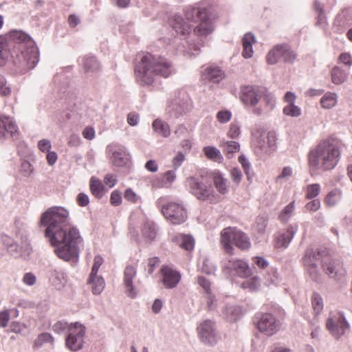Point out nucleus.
I'll return each mask as SVG.
<instances>
[{"label": "nucleus", "instance_id": "1", "mask_svg": "<svg viewBox=\"0 0 352 352\" xmlns=\"http://www.w3.org/2000/svg\"><path fill=\"white\" fill-rule=\"evenodd\" d=\"M69 215L64 207L52 206L41 214L39 225L45 227V237L54 248L56 256L76 263L84 240L78 228L69 223Z\"/></svg>", "mask_w": 352, "mask_h": 352}, {"label": "nucleus", "instance_id": "2", "mask_svg": "<svg viewBox=\"0 0 352 352\" xmlns=\"http://www.w3.org/2000/svg\"><path fill=\"white\" fill-rule=\"evenodd\" d=\"M39 50L34 39L26 32L12 30L0 36V66L11 58L12 69L23 75L35 68L39 62Z\"/></svg>", "mask_w": 352, "mask_h": 352}, {"label": "nucleus", "instance_id": "3", "mask_svg": "<svg viewBox=\"0 0 352 352\" xmlns=\"http://www.w3.org/2000/svg\"><path fill=\"white\" fill-rule=\"evenodd\" d=\"M184 13L188 22L185 21L179 13L174 14L169 19L170 25L178 35L186 36L190 33L192 25L189 23L190 22H200L194 29V32L197 36H205L212 32L213 28L208 22L209 16L206 8L188 5L184 8Z\"/></svg>", "mask_w": 352, "mask_h": 352}, {"label": "nucleus", "instance_id": "4", "mask_svg": "<svg viewBox=\"0 0 352 352\" xmlns=\"http://www.w3.org/2000/svg\"><path fill=\"white\" fill-rule=\"evenodd\" d=\"M175 72L172 63L164 57L144 54L135 66L136 81L140 85H152L158 76L169 77Z\"/></svg>", "mask_w": 352, "mask_h": 352}, {"label": "nucleus", "instance_id": "5", "mask_svg": "<svg viewBox=\"0 0 352 352\" xmlns=\"http://www.w3.org/2000/svg\"><path fill=\"white\" fill-rule=\"evenodd\" d=\"M340 151L330 140L320 142L308 153V164L311 172L333 169L340 160Z\"/></svg>", "mask_w": 352, "mask_h": 352}, {"label": "nucleus", "instance_id": "6", "mask_svg": "<svg viewBox=\"0 0 352 352\" xmlns=\"http://www.w3.org/2000/svg\"><path fill=\"white\" fill-rule=\"evenodd\" d=\"M235 245L241 250H248L251 248V242L249 236L236 229V228L228 227L221 232V245L226 254L234 255Z\"/></svg>", "mask_w": 352, "mask_h": 352}, {"label": "nucleus", "instance_id": "7", "mask_svg": "<svg viewBox=\"0 0 352 352\" xmlns=\"http://www.w3.org/2000/svg\"><path fill=\"white\" fill-rule=\"evenodd\" d=\"M167 197H161L157 199L156 206L160 209L164 217L171 223L179 225L188 218V212L182 201L166 202Z\"/></svg>", "mask_w": 352, "mask_h": 352}, {"label": "nucleus", "instance_id": "8", "mask_svg": "<svg viewBox=\"0 0 352 352\" xmlns=\"http://www.w3.org/2000/svg\"><path fill=\"white\" fill-rule=\"evenodd\" d=\"M254 323L258 330L267 336L276 333L280 328V322L270 313H257L254 317Z\"/></svg>", "mask_w": 352, "mask_h": 352}, {"label": "nucleus", "instance_id": "9", "mask_svg": "<svg viewBox=\"0 0 352 352\" xmlns=\"http://www.w3.org/2000/svg\"><path fill=\"white\" fill-rule=\"evenodd\" d=\"M296 58V54L287 43L278 44L268 52L267 61L270 65L276 64L283 59L285 63H293Z\"/></svg>", "mask_w": 352, "mask_h": 352}, {"label": "nucleus", "instance_id": "10", "mask_svg": "<svg viewBox=\"0 0 352 352\" xmlns=\"http://www.w3.org/2000/svg\"><path fill=\"white\" fill-rule=\"evenodd\" d=\"M85 332L86 328L83 324L78 322L72 323L65 340L66 346L72 351L80 350L83 346Z\"/></svg>", "mask_w": 352, "mask_h": 352}, {"label": "nucleus", "instance_id": "11", "mask_svg": "<svg viewBox=\"0 0 352 352\" xmlns=\"http://www.w3.org/2000/svg\"><path fill=\"white\" fill-rule=\"evenodd\" d=\"M186 183L190 192L198 199L212 201L214 198L212 187L204 183L201 179L191 177L187 179Z\"/></svg>", "mask_w": 352, "mask_h": 352}, {"label": "nucleus", "instance_id": "12", "mask_svg": "<svg viewBox=\"0 0 352 352\" xmlns=\"http://www.w3.org/2000/svg\"><path fill=\"white\" fill-rule=\"evenodd\" d=\"M223 273L228 278L234 276L247 278L251 276L252 272L248 263L243 260L232 258L228 260L223 269Z\"/></svg>", "mask_w": 352, "mask_h": 352}, {"label": "nucleus", "instance_id": "13", "mask_svg": "<svg viewBox=\"0 0 352 352\" xmlns=\"http://www.w3.org/2000/svg\"><path fill=\"white\" fill-rule=\"evenodd\" d=\"M106 153L110 163L115 166L122 167L127 165L129 162V155L126 148L121 144L108 145Z\"/></svg>", "mask_w": 352, "mask_h": 352}, {"label": "nucleus", "instance_id": "14", "mask_svg": "<svg viewBox=\"0 0 352 352\" xmlns=\"http://www.w3.org/2000/svg\"><path fill=\"white\" fill-rule=\"evenodd\" d=\"M266 91V87L256 85H246L241 88L240 98L241 101L250 106H256L259 100L262 98V94Z\"/></svg>", "mask_w": 352, "mask_h": 352}, {"label": "nucleus", "instance_id": "15", "mask_svg": "<svg viewBox=\"0 0 352 352\" xmlns=\"http://www.w3.org/2000/svg\"><path fill=\"white\" fill-rule=\"evenodd\" d=\"M19 128L14 119L8 116L0 115V141L8 136L16 140L19 138Z\"/></svg>", "mask_w": 352, "mask_h": 352}, {"label": "nucleus", "instance_id": "16", "mask_svg": "<svg viewBox=\"0 0 352 352\" xmlns=\"http://www.w3.org/2000/svg\"><path fill=\"white\" fill-rule=\"evenodd\" d=\"M326 328L332 336L338 339L349 329V324L344 315H340L336 320L329 318L326 322Z\"/></svg>", "mask_w": 352, "mask_h": 352}, {"label": "nucleus", "instance_id": "17", "mask_svg": "<svg viewBox=\"0 0 352 352\" xmlns=\"http://www.w3.org/2000/svg\"><path fill=\"white\" fill-rule=\"evenodd\" d=\"M182 99H176L167 108L168 113L172 117L178 118L188 111L191 107V102L188 96L185 92L182 93Z\"/></svg>", "mask_w": 352, "mask_h": 352}, {"label": "nucleus", "instance_id": "18", "mask_svg": "<svg viewBox=\"0 0 352 352\" xmlns=\"http://www.w3.org/2000/svg\"><path fill=\"white\" fill-rule=\"evenodd\" d=\"M201 340L208 344L212 345L217 343V335L214 322L210 320L203 322L197 328Z\"/></svg>", "mask_w": 352, "mask_h": 352}, {"label": "nucleus", "instance_id": "19", "mask_svg": "<svg viewBox=\"0 0 352 352\" xmlns=\"http://www.w3.org/2000/svg\"><path fill=\"white\" fill-rule=\"evenodd\" d=\"M201 80L211 87L218 85L220 82V67L212 64L203 68L201 71Z\"/></svg>", "mask_w": 352, "mask_h": 352}, {"label": "nucleus", "instance_id": "20", "mask_svg": "<svg viewBox=\"0 0 352 352\" xmlns=\"http://www.w3.org/2000/svg\"><path fill=\"white\" fill-rule=\"evenodd\" d=\"M298 230V226L297 223L294 225H289L285 231L280 232L276 238L275 248H286L288 247L292 241L294 235Z\"/></svg>", "mask_w": 352, "mask_h": 352}, {"label": "nucleus", "instance_id": "21", "mask_svg": "<svg viewBox=\"0 0 352 352\" xmlns=\"http://www.w3.org/2000/svg\"><path fill=\"white\" fill-rule=\"evenodd\" d=\"M161 274L163 277V284L168 289L175 287L181 280L179 272L167 265L162 266Z\"/></svg>", "mask_w": 352, "mask_h": 352}, {"label": "nucleus", "instance_id": "22", "mask_svg": "<svg viewBox=\"0 0 352 352\" xmlns=\"http://www.w3.org/2000/svg\"><path fill=\"white\" fill-rule=\"evenodd\" d=\"M137 269L135 266L128 265L124 271V285L128 296L134 298L137 296V290L133 286V279L136 277Z\"/></svg>", "mask_w": 352, "mask_h": 352}, {"label": "nucleus", "instance_id": "23", "mask_svg": "<svg viewBox=\"0 0 352 352\" xmlns=\"http://www.w3.org/2000/svg\"><path fill=\"white\" fill-rule=\"evenodd\" d=\"M327 256L329 259V254L324 250L314 249L313 248H308L306 249L305 254L302 258V262L304 267H307V262L310 265H318L317 263L324 259Z\"/></svg>", "mask_w": 352, "mask_h": 352}, {"label": "nucleus", "instance_id": "24", "mask_svg": "<svg viewBox=\"0 0 352 352\" xmlns=\"http://www.w3.org/2000/svg\"><path fill=\"white\" fill-rule=\"evenodd\" d=\"M50 281L52 285L58 290L62 289L67 281V274L59 269H52L49 275Z\"/></svg>", "mask_w": 352, "mask_h": 352}, {"label": "nucleus", "instance_id": "25", "mask_svg": "<svg viewBox=\"0 0 352 352\" xmlns=\"http://www.w3.org/2000/svg\"><path fill=\"white\" fill-rule=\"evenodd\" d=\"M2 243L6 248L8 253L14 257L18 258L21 255V250L18 243L11 237L4 235L1 237Z\"/></svg>", "mask_w": 352, "mask_h": 352}, {"label": "nucleus", "instance_id": "26", "mask_svg": "<svg viewBox=\"0 0 352 352\" xmlns=\"http://www.w3.org/2000/svg\"><path fill=\"white\" fill-rule=\"evenodd\" d=\"M256 42L255 36L251 32L244 34L242 38L243 52L242 56L245 58H250L253 56L252 44Z\"/></svg>", "mask_w": 352, "mask_h": 352}, {"label": "nucleus", "instance_id": "27", "mask_svg": "<svg viewBox=\"0 0 352 352\" xmlns=\"http://www.w3.org/2000/svg\"><path fill=\"white\" fill-rule=\"evenodd\" d=\"M80 64L82 65L87 73H94L100 70V65L95 56H85L79 59Z\"/></svg>", "mask_w": 352, "mask_h": 352}, {"label": "nucleus", "instance_id": "28", "mask_svg": "<svg viewBox=\"0 0 352 352\" xmlns=\"http://www.w3.org/2000/svg\"><path fill=\"white\" fill-rule=\"evenodd\" d=\"M276 135L273 131H270L267 133L265 137H263V135H261L257 138V144L259 148L262 151H267L268 148H272L276 145Z\"/></svg>", "mask_w": 352, "mask_h": 352}, {"label": "nucleus", "instance_id": "29", "mask_svg": "<svg viewBox=\"0 0 352 352\" xmlns=\"http://www.w3.org/2000/svg\"><path fill=\"white\" fill-rule=\"evenodd\" d=\"M141 232L143 237L149 241H153L157 235V230L155 223L150 220H146L142 225Z\"/></svg>", "mask_w": 352, "mask_h": 352}, {"label": "nucleus", "instance_id": "30", "mask_svg": "<svg viewBox=\"0 0 352 352\" xmlns=\"http://www.w3.org/2000/svg\"><path fill=\"white\" fill-rule=\"evenodd\" d=\"M89 188L91 194L97 199L102 198L105 193L104 184L96 177H91Z\"/></svg>", "mask_w": 352, "mask_h": 352}, {"label": "nucleus", "instance_id": "31", "mask_svg": "<svg viewBox=\"0 0 352 352\" xmlns=\"http://www.w3.org/2000/svg\"><path fill=\"white\" fill-rule=\"evenodd\" d=\"M224 315L230 322H235L243 315V310L239 305H229L226 307Z\"/></svg>", "mask_w": 352, "mask_h": 352}, {"label": "nucleus", "instance_id": "32", "mask_svg": "<svg viewBox=\"0 0 352 352\" xmlns=\"http://www.w3.org/2000/svg\"><path fill=\"white\" fill-rule=\"evenodd\" d=\"M87 283L91 285L92 292L94 294H100L105 286L104 278L102 276H98V274H90Z\"/></svg>", "mask_w": 352, "mask_h": 352}, {"label": "nucleus", "instance_id": "33", "mask_svg": "<svg viewBox=\"0 0 352 352\" xmlns=\"http://www.w3.org/2000/svg\"><path fill=\"white\" fill-rule=\"evenodd\" d=\"M155 132L164 138H168L170 134L169 125L160 119H156L152 124Z\"/></svg>", "mask_w": 352, "mask_h": 352}, {"label": "nucleus", "instance_id": "34", "mask_svg": "<svg viewBox=\"0 0 352 352\" xmlns=\"http://www.w3.org/2000/svg\"><path fill=\"white\" fill-rule=\"evenodd\" d=\"M342 197V190L339 188H334L327 194L324 201L328 206H334L340 201Z\"/></svg>", "mask_w": 352, "mask_h": 352}, {"label": "nucleus", "instance_id": "35", "mask_svg": "<svg viewBox=\"0 0 352 352\" xmlns=\"http://www.w3.org/2000/svg\"><path fill=\"white\" fill-rule=\"evenodd\" d=\"M338 95L336 93L327 92L320 99V103L323 108L329 109L336 105Z\"/></svg>", "mask_w": 352, "mask_h": 352}, {"label": "nucleus", "instance_id": "36", "mask_svg": "<svg viewBox=\"0 0 352 352\" xmlns=\"http://www.w3.org/2000/svg\"><path fill=\"white\" fill-rule=\"evenodd\" d=\"M225 155L228 158H232L234 153L239 151L240 144L236 141H227L224 144L221 142Z\"/></svg>", "mask_w": 352, "mask_h": 352}, {"label": "nucleus", "instance_id": "37", "mask_svg": "<svg viewBox=\"0 0 352 352\" xmlns=\"http://www.w3.org/2000/svg\"><path fill=\"white\" fill-rule=\"evenodd\" d=\"M347 78V74L339 67H334L331 71V81L335 85L343 83Z\"/></svg>", "mask_w": 352, "mask_h": 352}, {"label": "nucleus", "instance_id": "38", "mask_svg": "<svg viewBox=\"0 0 352 352\" xmlns=\"http://www.w3.org/2000/svg\"><path fill=\"white\" fill-rule=\"evenodd\" d=\"M175 239L180 243V246L186 250H193L195 240L190 235L179 234L175 236Z\"/></svg>", "mask_w": 352, "mask_h": 352}, {"label": "nucleus", "instance_id": "39", "mask_svg": "<svg viewBox=\"0 0 352 352\" xmlns=\"http://www.w3.org/2000/svg\"><path fill=\"white\" fill-rule=\"evenodd\" d=\"M54 338L50 333H42L38 335L37 338L34 341L33 345L35 348H41L44 344H53Z\"/></svg>", "mask_w": 352, "mask_h": 352}, {"label": "nucleus", "instance_id": "40", "mask_svg": "<svg viewBox=\"0 0 352 352\" xmlns=\"http://www.w3.org/2000/svg\"><path fill=\"white\" fill-rule=\"evenodd\" d=\"M295 210V201H293L287 205L278 215V219L283 223H287L292 217Z\"/></svg>", "mask_w": 352, "mask_h": 352}, {"label": "nucleus", "instance_id": "41", "mask_svg": "<svg viewBox=\"0 0 352 352\" xmlns=\"http://www.w3.org/2000/svg\"><path fill=\"white\" fill-rule=\"evenodd\" d=\"M311 304L316 315L320 314L324 308L323 299L318 292H314L311 296Z\"/></svg>", "mask_w": 352, "mask_h": 352}, {"label": "nucleus", "instance_id": "42", "mask_svg": "<svg viewBox=\"0 0 352 352\" xmlns=\"http://www.w3.org/2000/svg\"><path fill=\"white\" fill-rule=\"evenodd\" d=\"M268 224V216L262 214L256 217L255 227L259 233H264Z\"/></svg>", "mask_w": 352, "mask_h": 352}, {"label": "nucleus", "instance_id": "43", "mask_svg": "<svg viewBox=\"0 0 352 352\" xmlns=\"http://www.w3.org/2000/svg\"><path fill=\"white\" fill-rule=\"evenodd\" d=\"M307 266L305 267L307 272L309 274L311 279L316 283L321 282V274L319 272L318 265H310L307 262Z\"/></svg>", "mask_w": 352, "mask_h": 352}, {"label": "nucleus", "instance_id": "44", "mask_svg": "<svg viewBox=\"0 0 352 352\" xmlns=\"http://www.w3.org/2000/svg\"><path fill=\"white\" fill-rule=\"evenodd\" d=\"M330 257L329 256V259L327 258V256L322 260V267L323 270L326 272L331 278H335L336 273L335 272V265L333 262H331Z\"/></svg>", "mask_w": 352, "mask_h": 352}, {"label": "nucleus", "instance_id": "45", "mask_svg": "<svg viewBox=\"0 0 352 352\" xmlns=\"http://www.w3.org/2000/svg\"><path fill=\"white\" fill-rule=\"evenodd\" d=\"M203 152L208 159L217 161L219 157L220 151L212 146H204Z\"/></svg>", "mask_w": 352, "mask_h": 352}, {"label": "nucleus", "instance_id": "46", "mask_svg": "<svg viewBox=\"0 0 352 352\" xmlns=\"http://www.w3.org/2000/svg\"><path fill=\"white\" fill-rule=\"evenodd\" d=\"M283 113L292 117H298L301 114L300 108L294 104H288L283 109Z\"/></svg>", "mask_w": 352, "mask_h": 352}, {"label": "nucleus", "instance_id": "47", "mask_svg": "<svg viewBox=\"0 0 352 352\" xmlns=\"http://www.w3.org/2000/svg\"><path fill=\"white\" fill-rule=\"evenodd\" d=\"M72 326L71 324H68L67 322L65 320L58 321L56 322L52 327V329L54 332L57 333H62L66 330L67 331V333H69V329Z\"/></svg>", "mask_w": 352, "mask_h": 352}, {"label": "nucleus", "instance_id": "48", "mask_svg": "<svg viewBox=\"0 0 352 352\" xmlns=\"http://www.w3.org/2000/svg\"><path fill=\"white\" fill-rule=\"evenodd\" d=\"M320 191V186L318 184H310L307 186L306 197L313 199L318 196Z\"/></svg>", "mask_w": 352, "mask_h": 352}, {"label": "nucleus", "instance_id": "49", "mask_svg": "<svg viewBox=\"0 0 352 352\" xmlns=\"http://www.w3.org/2000/svg\"><path fill=\"white\" fill-rule=\"evenodd\" d=\"M36 276L32 272H26L23 274L21 281L28 287L34 285L36 283Z\"/></svg>", "mask_w": 352, "mask_h": 352}, {"label": "nucleus", "instance_id": "50", "mask_svg": "<svg viewBox=\"0 0 352 352\" xmlns=\"http://www.w3.org/2000/svg\"><path fill=\"white\" fill-rule=\"evenodd\" d=\"M32 165L28 161L23 160L21 164V173L24 177H30L33 173Z\"/></svg>", "mask_w": 352, "mask_h": 352}, {"label": "nucleus", "instance_id": "51", "mask_svg": "<svg viewBox=\"0 0 352 352\" xmlns=\"http://www.w3.org/2000/svg\"><path fill=\"white\" fill-rule=\"evenodd\" d=\"M242 285L244 288L255 290L260 285V279L258 276H254L252 279L244 281Z\"/></svg>", "mask_w": 352, "mask_h": 352}, {"label": "nucleus", "instance_id": "52", "mask_svg": "<svg viewBox=\"0 0 352 352\" xmlns=\"http://www.w3.org/2000/svg\"><path fill=\"white\" fill-rule=\"evenodd\" d=\"M240 134V126L238 123L232 122L230 126V129L228 132V136L230 138L234 139L238 138Z\"/></svg>", "mask_w": 352, "mask_h": 352}, {"label": "nucleus", "instance_id": "53", "mask_svg": "<svg viewBox=\"0 0 352 352\" xmlns=\"http://www.w3.org/2000/svg\"><path fill=\"white\" fill-rule=\"evenodd\" d=\"M10 318V311L4 309L0 311V327L5 328L7 327L8 323Z\"/></svg>", "mask_w": 352, "mask_h": 352}, {"label": "nucleus", "instance_id": "54", "mask_svg": "<svg viewBox=\"0 0 352 352\" xmlns=\"http://www.w3.org/2000/svg\"><path fill=\"white\" fill-rule=\"evenodd\" d=\"M124 199L132 203H137L140 197L131 189L128 188L124 195Z\"/></svg>", "mask_w": 352, "mask_h": 352}, {"label": "nucleus", "instance_id": "55", "mask_svg": "<svg viewBox=\"0 0 352 352\" xmlns=\"http://www.w3.org/2000/svg\"><path fill=\"white\" fill-rule=\"evenodd\" d=\"M239 162L241 164L245 173L247 175L248 177L249 178L250 167H251L249 160L246 158V157L244 155H241L239 157Z\"/></svg>", "mask_w": 352, "mask_h": 352}, {"label": "nucleus", "instance_id": "56", "mask_svg": "<svg viewBox=\"0 0 352 352\" xmlns=\"http://www.w3.org/2000/svg\"><path fill=\"white\" fill-rule=\"evenodd\" d=\"M164 180L166 181V184L167 188L170 186V185L173 183L176 178L175 170H168L163 174Z\"/></svg>", "mask_w": 352, "mask_h": 352}, {"label": "nucleus", "instance_id": "57", "mask_svg": "<svg viewBox=\"0 0 352 352\" xmlns=\"http://www.w3.org/2000/svg\"><path fill=\"white\" fill-rule=\"evenodd\" d=\"M166 183V182L164 180V176L162 175V176H158L154 178L151 181V186L154 188H167Z\"/></svg>", "mask_w": 352, "mask_h": 352}, {"label": "nucleus", "instance_id": "58", "mask_svg": "<svg viewBox=\"0 0 352 352\" xmlns=\"http://www.w3.org/2000/svg\"><path fill=\"white\" fill-rule=\"evenodd\" d=\"M110 202L114 206H117L121 204L122 197L121 193L118 190H113L111 192Z\"/></svg>", "mask_w": 352, "mask_h": 352}, {"label": "nucleus", "instance_id": "59", "mask_svg": "<svg viewBox=\"0 0 352 352\" xmlns=\"http://www.w3.org/2000/svg\"><path fill=\"white\" fill-rule=\"evenodd\" d=\"M76 201L80 207H85L89 204V197L87 194L80 192L76 197Z\"/></svg>", "mask_w": 352, "mask_h": 352}, {"label": "nucleus", "instance_id": "60", "mask_svg": "<svg viewBox=\"0 0 352 352\" xmlns=\"http://www.w3.org/2000/svg\"><path fill=\"white\" fill-rule=\"evenodd\" d=\"M317 21L316 25L321 29H325L327 26L324 12L317 13Z\"/></svg>", "mask_w": 352, "mask_h": 352}, {"label": "nucleus", "instance_id": "61", "mask_svg": "<svg viewBox=\"0 0 352 352\" xmlns=\"http://www.w3.org/2000/svg\"><path fill=\"white\" fill-rule=\"evenodd\" d=\"M102 263H103V258L99 255L96 256L94 258V263L92 266V269H91V272L90 274H93V275L98 274L99 268L101 266V265L102 264Z\"/></svg>", "mask_w": 352, "mask_h": 352}, {"label": "nucleus", "instance_id": "62", "mask_svg": "<svg viewBox=\"0 0 352 352\" xmlns=\"http://www.w3.org/2000/svg\"><path fill=\"white\" fill-rule=\"evenodd\" d=\"M262 98H263L267 105L271 107H274L275 105V97L272 93L269 92L267 88L265 94H262Z\"/></svg>", "mask_w": 352, "mask_h": 352}, {"label": "nucleus", "instance_id": "63", "mask_svg": "<svg viewBox=\"0 0 352 352\" xmlns=\"http://www.w3.org/2000/svg\"><path fill=\"white\" fill-rule=\"evenodd\" d=\"M116 176L113 174H107L104 178V183L109 188H113L117 184Z\"/></svg>", "mask_w": 352, "mask_h": 352}, {"label": "nucleus", "instance_id": "64", "mask_svg": "<svg viewBox=\"0 0 352 352\" xmlns=\"http://www.w3.org/2000/svg\"><path fill=\"white\" fill-rule=\"evenodd\" d=\"M185 156L182 152H179L173 159L172 163L175 170H177L183 163Z\"/></svg>", "mask_w": 352, "mask_h": 352}]
</instances>
